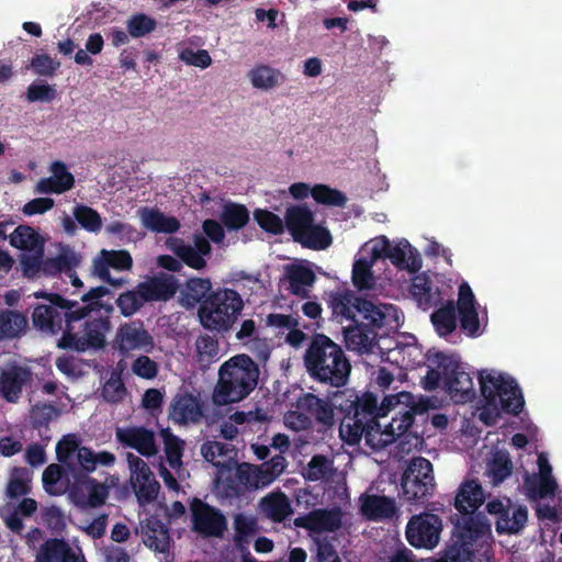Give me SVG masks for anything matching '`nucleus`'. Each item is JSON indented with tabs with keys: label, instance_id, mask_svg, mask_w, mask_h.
Wrapping results in <instances>:
<instances>
[{
	"label": "nucleus",
	"instance_id": "obj_15",
	"mask_svg": "<svg viewBox=\"0 0 562 562\" xmlns=\"http://www.w3.org/2000/svg\"><path fill=\"white\" fill-rule=\"evenodd\" d=\"M113 344L122 356H126L131 351L149 353L155 348L154 337L139 319L121 324Z\"/></svg>",
	"mask_w": 562,
	"mask_h": 562
},
{
	"label": "nucleus",
	"instance_id": "obj_31",
	"mask_svg": "<svg viewBox=\"0 0 562 562\" xmlns=\"http://www.w3.org/2000/svg\"><path fill=\"white\" fill-rule=\"evenodd\" d=\"M144 543L156 552L169 551L170 536L167 526L158 518L150 517L145 525Z\"/></svg>",
	"mask_w": 562,
	"mask_h": 562
},
{
	"label": "nucleus",
	"instance_id": "obj_29",
	"mask_svg": "<svg viewBox=\"0 0 562 562\" xmlns=\"http://www.w3.org/2000/svg\"><path fill=\"white\" fill-rule=\"evenodd\" d=\"M143 225L155 233L173 234L179 231L180 222L175 216H167L158 209L143 207L139 210Z\"/></svg>",
	"mask_w": 562,
	"mask_h": 562
},
{
	"label": "nucleus",
	"instance_id": "obj_42",
	"mask_svg": "<svg viewBox=\"0 0 562 562\" xmlns=\"http://www.w3.org/2000/svg\"><path fill=\"white\" fill-rule=\"evenodd\" d=\"M32 473L27 468L14 467L7 484V496L9 498H18L25 496L31 492Z\"/></svg>",
	"mask_w": 562,
	"mask_h": 562
},
{
	"label": "nucleus",
	"instance_id": "obj_2",
	"mask_svg": "<svg viewBox=\"0 0 562 562\" xmlns=\"http://www.w3.org/2000/svg\"><path fill=\"white\" fill-rule=\"evenodd\" d=\"M112 294L104 285L90 288L78 299H68L55 292H35L36 299L47 303L34 307L33 325L45 335L61 333L57 340L59 349L77 352L103 349L106 345L105 334L111 328L110 316L114 312V305L104 297Z\"/></svg>",
	"mask_w": 562,
	"mask_h": 562
},
{
	"label": "nucleus",
	"instance_id": "obj_48",
	"mask_svg": "<svg viewBox=\"0 0 562 562\" xmlns=\"http://www.w3.org/2000/svg\"><path fill=\"white\" fill-rule=\"evenodd\" d=\"M72 215L78 224L90 233H98L102 228V218L100 214L92 207L85 204H76Z\"/></svg>",
	"mask_w": 562,
	"mask_h": 562
},
{
	"label": "nucleus",
	"instance_id": "obj_52",
	"mask_svg": "<svg viewBox=\"0 0 562 562\" xmlns=\"http://www.w3.org/2000/svg\"><path fill=\"white\" fill-rule=\"evenodd\" d=\"M372 260L360 258L355 261L352 267V283L359 290H370L373 288L374 279L372 273Z\"/></svg>",
	"mask_w": 562,
	"mask_h": 562
},
{
	"label": "nucleus",
	"instance_id": "obj_43",
	"mask_svg": "<svg viewBox=\"0 0 562 562\" xmlns=\"http://www.w3.org/2000/svg\"><path fill=\"white\" fill-rule=\"evenodd\" d=\"M221 221L228 231H239L249 222V211L244 204L228 202L223 206Z\"/></svg>",
	"mask_w": 562,
	"mask_h": 562
},
{
	"label": "nucleus",
	"instance_id": "obj_3",
	"mask_svg": "<svg viewBox=\"0 0 562 562\" xmlns=\"http://www.w3.org/2000/svg\"><path fill=\"white\" fill-rule=\"evenodd\" d=\"M310 378L323 385L340 389L351 373V363L340 345L325 334H313L303 356Z\"/></svg>",
	"mask_w": 562,
	"mask_h": 562
},
{
	"label": "nucleus",
	"instance_id": "obj_63",
	"mask_svg": "<svg viewBox=\"0 0 562 562\" xmlns=\"http://www.w3.org/2000/svg\"><path fill=\"white\" fill-rule=\"evenodd\" d=\"M200 360L211 361L217 358L218 340L210 335H201L195 341Z\"/></svg>",
	"mask_w": 562,
	"mask_h": 562
},
{
	"label": "nucleus",
	"instance_id": "obj_25",
	"mask_svg": "<svg viewBox=\"0 0 562 562\" xmlns=\"http://www.w3.org/2000/svg\"><path fill=\"white\" fill-rule=\"evenodd\" d=\"M133 266V259L127 250H106L102 249L93 259L92 271L94 276H105L110 269L116 271L130 270Z\"/></svg>",
	"mask_w": 562,
	"mask_h": 562
},
{
	"label": "nucleus",
	"instance_id": "obj_60",
	"mask_svg": "<svg viewBox=\"0 0 562 562\" xmlns=\"http://www.w3.org/2000/svg\"><path fill=\"white\" fill-rule=\"evenodd\" d=\"M132 372L146 380H151L158 374V364L146 355H140L132 362Z\"/></svg>",
	"mask_w": 562,
	"mask_h": 562
},
{
	"label": "nucleus",
	"instance_id": "obj_5",
	"mask_svg": "<svg viewBox=\"0 0 562 562\" xmlns=\"http://www.w3.org/2000/svg\"><path fill=\"white\" fill-rule=\"evenodd\" d=\"M243 308L244 301L236 290L218 288L202 301L198 316L205 329L226 333L236 323Z\"/></svg>",
	"mask_w": 562,
	"mask_h": 562
},
{
	"label": "nucleus",
	"instance_id": "obj_26",
	"mask_svg": "<svg viewBox=\"0 0 562 562\" xmlns=\"http://www.w3.org/2000/svg\"><path fill=\"white\" fill-rule=\"evenodd\" d=\"M360 503V512L368 520L392 518L396 513L395 501L387 496L362 494Z\"/></svg>",
	"mask_w": 562,
	"mask_h": 562
},
{
	"label": "nucleus",
	"instance_id": "obj_32",
	"mask_svg": "<svg viewBox=\"0 0 562 562\" xmlns=\"http://www.w3.org/2000/svg\"><path fill=\"white\" fill-rule=\"evenodd\" d=\"M386 258L390 259L394 266L401 269L407 268L411 272H416L422 268V259L418 252L416 249H413L407 240L396 245L390 244Z\"/></svg>",
	"mask_w": 562,
	"mask_h": 562
},
{
	"label": "nucleus",
	"instance_id": "obj_46",
	"mask_svg": "<svg viewBox=\"0 0 562 562\" xmlns=\"http://www.w3.org/2000/svg\"><path fill=\"white\" fill-rule=\"evenodd\" d=\"M265 509L269 518L276 522H282L293 514L291 503L283 493L272 494L266 497Z\"/></svg>",
	"mask_w": 562,
	"mask_h": 562
},
{
	"label": "nucleus",
	"instance_id": "obj_24",
	"mask_svg": "<svg viewBox=\"0 0 562 562\" xmlns=\"http://www.w3.org/2000/svg\"><path fill=\"white\" fill-rule=\"evenodd\" d=\"M234 536L233 542L235 549L241 554V559L252 558L249 552V544L258 532V520L254 516H247L238 513L233 519Z\"/></svg>",
	"mask_w": 562,
	"mask_h": 562
},
{
	"label": "nucleus",
	"instance_id": "obj_38",
	"mask_svg": "<svg viewBox=\"0 0 562 562\" xmlns=\"http://www.w3.org/2000/svg\"><path fill=\"white\" fill-rule=\"evenodd\" d=\"M248 79L256 89L270 90L283 81V74L269 65L260 64L251 68L247 74Z\"/></svg>",
	"mask_w": 562,
	"mask_h": 562
},
{
	"label": "nucleus",
	"instance_id": "obj_23",
	"mask_svg": "<svg viewBox=\"0 0 562 562\" xmlns=\"http://www.w3.org/2000/svg\"><path fill=\"white\" fill-rule=\"evenodd\" d=\"M485 501L483 487L477 479L464 480L456 494L454 507L459 514H471Z\"/></svg>",
	"mask_w": 562,
	"mask_h": 562
},
{
	"label": "nucleus",
	"instance_id": "obj_58",
	"mask_svg": "<svg viewBox=\"0 0 562 562\" xmlns=\"http://www.w3.org/2000/svg\"><path fill=\"white\" fill-rule=\"evenodd\" d=\"M34 74L44 77H52L60 67V61L52 58L47 54H35L30 63Z\"/></svg>",
	"mask_w": 562,
	"mask_h": 562
},
{
	"label": "nucleus",
	"instance_id": "obj_45",
	"mask_svg": "<svg viewBox=\"0 0 562 562\" xmlns=\"http://www.w3.org/2000/svg\"><path fill=\"white\" fill-rule=\"evenodd\" d=\"M315 532H335L341 528L342 525V513L339 507L330 509H315Z\"/></svg>",
	"mask_w": 562,
	"mask_h": 562
},
{
	"label": "nucleus",
	"instance_id": "obj_9",
	"mask_svg": "<svg viewBox=\"0 0 562 562\" xmlns=\"http://www.w3.org/2000/svg\"><path fill=\"white\" fill-rule=\"evenodd\" d=\"M435 488L431 462L423 457L413 458L401 477L402 497L409 504H425Z\"/></svg>",
	"mask_w": 562,
	"mask_h": 562
},
{
	"label": "nucleus",
	"instance_id": "obj_50",
	"mask_svg": "<svg viewBox=\"0 0 562 562\" xmlns=\"http://www.w3.org/2000/svg\"><path fill=\"white\" fill-rule=\"evenodd\" d=\"M157 27L156 19L145 14V13H135L132 14L126 20V30L131 37L139 38L144 37L151 32H154Z\"/></svg>",
	"mask_w": 562,
	"mask_h": 562
},
{
	"label": "nucleus",
	"instance_id": "obj_6",
	"mask_svg": "<svg viewBox=\"0 0 562 562\" xmlns=\"http://www.w3.org/2000/svg\"><path fill=\"white\" fill-rule=\"evenodd\" d=\"M328 306L334 317L340 322L355 321L357 314L375 326L389 325L390 318L396 308L392 304H375L370 300L362 299L352 290L342 289L330 292Z\"/></svg>",
	"mask_w": 562,
	"mask_h": 562
},
{
	"label": "nucleus",
	"instance_id": "obj_35",
	"mask_svg": "<svg viewBox=\"0 0 562 562\" xmlns=\"http://www.w3.org/2000/svg\"><path fill=\"white\" fill-rule=\"evenodd\" d=\"M457 312L456 302L450 300L431 314L430 321L440 337L447 339L456 331L458 327Z\"/></svg>",
	"mask_w": 562,
	"mask_h": 562
},
{
	"label": "nucleus",
	"instance_id": "obj_18",
	"mask_svg": "<svg viewBox=\"0 0 562 562\" xmlns=\"http://www.w3.org/2000/svg\"><path fill=\"white\" fill-rule=\"evenodd\" d=\"M203 415L200 397L188 391L178 392L169 406V418L177 425L198 424Z\"/></svg>",
	"mask_w": 562,
	"mask_h": 562
},
{
	"label": "nucleus",
	"instance_id": "obj_57",
	"mask_svg": "<svg viewBox=\"0 0 562 562\" xmlns=\"http://www.w3.org/2000/svg\"><path fill=\"white\" fill-rule=\"evenodd\" d=\"M330 470L328 458L323 454H315L304 469V477L308 481H318L326 477Z\"/></svg>",
	"mask_w": 562,
	"mask_h": 562
},
{
	"label": "nucleus",
	"instance_id": "obj_16",
	"mask_svg": "<svg viewBox=\"0 0 562 562\" xmlns=\"http://www.w3.org/2000/svg\"><path fill=\"white\" fill-rule=\"evenodd\" d=\"M126 458L132 472L133 488L139 504L154 502L158 496L160 485L150 468L142 458L132 452H128Z\"/></svg>",
	"mask_w": 562,
	"mask_h": 562
},
{
	"label": "nucleus",
	"instance_id": "obj_49",
	"mask_svg": "<svg viewBox=\"0 0 562 562\" xmlns=\"http://www.w3.org/2000/svg\"><path fill=\"white\" fill-rule=\"evenodd\" d=\"M80 448L76 435H66L56 445L57 460L67 468L69 473H71V467H77L72 462V458L75 454L77 456Z\"/></svg>",
	"mask_w": 562,
	"mask_h": 562
},
{
	"label": "nucleus",
	"instance_id": "obj_40",
	"mask_svg": "<svg viewBox=\"0 0 562 562\" xmlns=\"http://www.w3.org/2000/svg\"><path fill=\"white\" fill-rule=\"evenodd\" d=\"M295 241L308 249L324 250L331 245L333 237L326 227L313 223L305 232L296 237Z\"/></svg>",
	"mask_w": 562,
	"mask_h": 562
},
{
	"label": "nucleus",
	"instance_id": "obj_51",
	"mask_svg": "<svg viewBox=\"0 0 562 562\" xmlns=\"http://www.w3.org/2000/svg\"><path fill=\"white\" fill-rule=\"evenodd\" d=\"M311 195L317 203L324 205L342 207L347 203V198L341 191L326 184H315Z\"/></svg>",
	"mask_w": 562,
	"mask_h": 562
},
{
	"label": "nucleus",
	"instance_id": "obj_64",
	"mask_svg": "<svg viewBox=\"0 0 562 562\" xmlns=\"http://www.w3.org/2000/svg\"><path fill=\"white\" fill-rule=\"evenodd\" d=\"M50 172L52 177L58 186L65 191H69L75 186V177L74 175L68 171L67 166L65 162L60 160H56L50 166Z\"/></svg>",
	"mask_w": 562,
	"mask_h": 562
},
{
	"label": "nucleus",
	"instance_id": "obj_56",
	"mask_svg": "<svg viewBox=\"0 0 562 562\" xmlns=\"http://www.w3.org/2000/svg\"><path fill=\"white\" fill-rule=\"evenodd\" d=\"M513 463L508 456L496 454L488 467V473L494 485H498L512 474Z\"/></svg>",
	"mask_w": 562,
	"mask_h": 562
},
{
	"label": "nucleus",
	"instance_id": "obj_1",
	"mask_svg": "<svg viewBox=\"0 0 562 562\" xmlns=\"http://www.w3.org/2000/svg\"><path fill=\"white\" fill-rule=\"evenodd\" d=\"M430 407L428 397H416L406 391L386 395L380 405L375 394H359L355 389L335 392L331 401L313 393H305L297 400V408L313 418L323 430L335 427L336 409L341 415V439L348 445H358L364 437L366 445L374 450L409 436L415 440V447L420 443L422 437L414 422L416 416L426 420Z\"/></svg>",
	"mask_w": 562,
	"mask_h": 562
},
{
	"label": "nucleus",
	"instance_id": "obj_54",
	"mask_svg": "<svg viewBox=\"0 0 562 562\" xmlns=\"http://www.w3.org/2000/svg\"><path fill=\"white\" fill-rule=\"evenodd\" d=\"M254 218L261 229L273 235H280L284 231L283 220L273 212L265 209H256Z\"/></svg>",
	"mask_w": 562,
	"mask_h": 562
},
{
	"label": "nucleus",
	"instance_id": "obj_28",
	"mask_svg": "<svg viewBox=\"0 0 562 562\" xmlns=\"http://www.w3.org/2000/svg\"><path fill=\"white\" fill-rule=\"evenodd\" d=\"M36 562H86L63 539H48L37 552Z\"/></svg>",
	"mask_w": 562,
	"mask_h": 562
},
{
	"label": "nucleus",
	"instance_id": "obj_36",
	"mask_svg": "<svg viewBox=\"0 0 562 562\" xmlns=\"http://www.w3.org/2000/svg\"><path fill=\"white\" fill-rule=\"evenodd\" d=\"M26 316L15 310H0V340L19 338L27 328Z\"/></svg>",
	"mask_w": 562,
	"mask_h": 562
},
{
	"label": "nucleus",
	"instance_id": "obj_55",
	"mask_svg": "<svg viewBox=\"0 0 562 562\" xmlns=\"http://www.w3.org/2000/svg\"><path fill=\"white\" fill-rule=\"evenodd\" d=\"M166 459L172 469L181 465L184 442L168 430L162 432Z\"/></svg>",
	"mask_w": 562,
	"mask_h": 562
},
{
	"label": "nucleus",
	"instance_id": "obj_37",
	"mask_svg": "<svg viewBox=\"0 0 562 562\" xmlns=\"http://www.w3.org/2000/svg\"><path fill=\"white\" fill-rule=\"evenodd\" d=\"M10 245L14 248L44 252L45 240L29 225H19L9 236Z\"/></svg>",
	"mask_w": 562,
	"mask_h": 562
},
{
	"label": "nucleus",
	"instance_id": "obj_41",
	"mask_svg": "<svg viewBox=\"0 0 562 562\" xmlns=\"http://www.w3.org/2000/svg\"><path fill=\"white\" fill-rule=\"evenodd\" d=\"M60 415L59 408L50 403H36L30 409V424L42 436V430H48L49 424Z\"/></svg>",
	"mask_w": 562,
	"mask_h": 562
},
{
	"label": "nucleus",
	"instance_id": "obj_19",
	"mask_svg": "<svg viewBox=\"0 0 562 562\" xmlns=\"http://www.w3.org/2000/svg\"><path fill=\"white\" fill-rule=\"evenodd\" d=\"M115 438L123 447L135 449L144 457H153L157 453L155 434L143 426L117 427Z\"/></svg>",
	"mask_w": 562,
	"mask_h": 562
},
{
	"label": "nucleus",
	"instance_id": "obj_11",
	"mask_svg": "<svg viewBox=\"0 0 562 562\" xmlns=\"http://www.w3.org/2000/svg\"><path fill=\"white\" fill-rule=\"evenodd\" d=\"M288 462L281 454L273 456L270 460L259 465L241 463L236 470L239 484L247 490H259L270 485L285 470Z\"/></svg>",
	"mask_w": 562,
	"mask_h": 562
},
{
	"label": "nucleus",
	"instance_id": "obj_33",
	"mask_svg": "<svg viewBox=\"0 0 562 562\" xmlns=\"http://www.w3.org/2000/svg\"><path fill=\"white\" fill-rule=\"evenodd\" d=\"M167 248L175 254L181 263L194 270H203L206 267V260L196 251V249L187 244L182 238L169 237L166 240Z\"/></svg>",
	"mask_w": 562,
	"mask_h": 562
},
{
	"label": "nucleus",
	"instance_id": "obj_39",
	"mask_svg": "<svg viewBox=\"0 0 562 562\" xmlns=\"http://www.w3.org/2000/svg\"><path fill=\"white\" fill-rule=\"evenodd\" d=\"M284 221L288 231L296 240L314 223V214L305 205L291 206L285 212Z\"/></svg>",
	"mask_w": 562,
	"mask_h": 562
},
{
	"label": "nucleus",
	"instance_id": "obj_20",
	"mask_svg": "<svg viewBox=\"0 0 562 562\" xmlns=\"http://www.w3.org/2000/svg\"><path fill=\"white\" fill-rule=\"evenodd\" d=\"M382 327L370 324L369 319L352 321V324L342 328L346 347L359 353L371 351L378 336L376 329Z\"/></svg>",
	"mask_w": 562,
	"mask_h": 562
},
{
	"label": "nucleus",
	"instance_id": "obj_17",
	"mask_svg": "<svg viewBox=\"0 0 562 562\" xmlns=\"http://www.w3.org/2000/svg\"><path fill=\"white\" fill-rule=\"evenodd\" d=\"M488 514L496 518V531L503 533H517L526 525L528 519V510L526 506L510 507V499L507 504L499 499H492L486 504Z\"/></svg>",
	"mask_w": 562,
	"mask_h": 562
},
{
	"label": "nucleus",
	"instance_id": "obj_27",
	"mask_svg": "<svg viewBox=\"0 0 562 562\" xmlns=\"http://www.w3.org/2000/svg\"><path fill=\"white\" fill-rule=\"evenodd\" d=\"M285 279L289 283L288 290L291 294L301 299L310 297V289L316 281L314 271L302 265L288 266Z\"/></svg>",
	"mask_w": 562,
	"mask_h": 562
},
{
	"label": "nucleus",
	"instance_id": "obj_21",
	"mask_svg": "<svg viewBox=\"0 0 562 562\" xmlns=\"http://www.w3.org/2000/svg\"><path fill=\"white\" fill-rule=\"evenodd\" d=\"M32 379L29 368L13 364L0 372V396L15 404L21 398L23 387Z\"/></svg>",
	"mask_w": 562,
	"mask_h": 562
},
{
	"label": "nucleus",
	"instance_id": "obj_22",
	"mask_svg": "<svg viewBox=\"0 0 562 562\" xmlns=\"http://www.w3.org/2000/svg\"><path fill=\"white\" fill-rule=\"evenodd\" d=\"M454 527L462 544H471L490 530V522L482 513L456 515Z\"/></svg>",
	"mask_w": 562,
	"mask_h": 562
},
{
	"label": "nucleus",
	"instance_id": "obj_12",
	"mask_svg": "<svg viewBox=\"0 0 562 562\" xmlns=\"http://www.w3.org/2000/svg\"><path fill=\"white\" fill-rule=\"evenodd\" d=\"M441 530V518L436 514L424 512L409 518L405 535L412 547L434 549L439 543Z\"/></svg>",
	"mask_w": 562,
	"mask_h": 562
},
{
	"label": "nucleus",
	"instance_id": "obj_13",
	"mask_svg": "<svg viewBox=\"0 0 562 562\" xmlns=\"http://www.w3.org/2000/svg\"><path fill=\"white\" fill-rule=\"evenodd\" d=\"M72 484L69 485V497L80 508H95L105 503L109 496L108 487L81 472L77 467H71Z\"/></svg>",
	"mask_w": 562,
	"mask_h": 562
},
{
	"label": "nucleus",
	"instance_id": "obj_34",
	"mask_svg": "<svg viewBox=\"0 0 562 562\" xmlns=\"http://www.w3.org/2000/svg\"><path fill=\"white\" fill-rule=\"evenodd\" d=\"M64 467L63 464L52 463L44 470L42 482L47 494L59 496L68 491L70 485L69 471Z\"/></svg>",
	"mask_w": 562,
	"mask_h": 562
},
{
	"label": "nucleus",
	"instance_id": "obj_59",
	"mask_svg": "<svg viewBox=\"0 0 562 562\" xmlns=\"http://www.w3.org/2000/svg\"><path fill=\"white\" fill-rule=\"evenodd\" d=\"M458 315L460 327L469 337L480 336V321L476 307L458 311Z\"/></svg>",
	"mask_w": 562,
	"mask_h": 562
},
{
	"label": "nucleus",
	"instance_id": "obj_62",
	"mask_svg": "<svg viewBox=\"0 0 562 562\" xmlns=\"http://www.w3.org/2000/svg\"><path fill=\"white\" fill-rule=\"evenodd\" d=\"M126 394V387L121 378L111 376L103 385L102 397L109 403H120Z\"/></svg>",
	"mask_w": 562,
	"mask_h": 562
},
{
	"label": "nucleus",
	"instance_id": "obj_10",
	"mask_svg": "<svg viewBox=\"0 0 562 562\" xmlns=\"http://www.w3.org/2000/svg\"><path fill=\"white\" fill-rule=\"evenodd\" d=\"M438 368L443 373V387L454 403H468L475 398L473 379L458 358L438 352Z\"/></svg>",
	"mask_w": 562,
	"mask_h": 562
},
{
	"label": "nucleus",
	"instance_id": "obj_4",
	"mask_svg": "<svg viewBox=\"0 0 562 562\" xmlns=\"http://www.w3.org/2000/svg\"><path fill=\"white\" fill-rule=\"evenodd\" d=\"M258 376V366L249 356L232 357L220 367L212 392L213 404L226 406L243 401L255 390Z\"/></svg>",
	"mask_w": 562,
	"mask_h": 562
},
{
	"label": "nucleus",
	"instance_id": "obj_7",
	"mask_svg": "<svg viewBox=\"0 0 562 562\" xmlns=\"http://www.w3.org/2000/svg\"><path fill=\"white\" fill-rule=\"evenodd\" d=\"M477 379L487 406L501 408L515 416L521 412L525 404L524 396L512 376L485 369L479 372Z\"/></svg>",
	"mask_w": 562,
	"mask_h": 562
},
{
	"label": "nucleus",
	"instance_id": "obj_8",
	"mask_svg": "<svg viewBox=\"0 0 562 562\" xmlns=\"http://www.w3.org/2000/svg\"><path fill=\"white\" fill-rule=\"evenodd\" d=\"M178 288V280L172 274L154 277L139 282L133 290L122 292L115 300V304L123 316L130 317L147 302L170 300Z\"/></svg>",
	"mask_w": 562,
	"mask_h": 562
},
{
	"label": "nucleus",
	"instance_id": "obj_61",
	"mask_svg": "<svg viewBox=\"0 0 562 562\" xmlns=\"http://www.w3.org/2000/svg\"><path fill=\"white\" fill-rule=\"evenodd\" d=\"M57 95L56 89L50 85L31 83L26 90L29 102H52Z\"/></svg>",
	"mask_w": 562,
	"mask_h": 562
},
{
	"label": "nucleus",
	"instance_id": "obj_30",
	"mask_svg": "<svg viewBox=\"0 0 562 562\" xmlns=\"http://www.w3.org/2000/svg\"><path fill=\"white\" fill-rule=\"evenodd\" d=\"M411 294L423 310L436 306L441 301L439 290H434L431 279L425 273L414 277L411 285Z\"/></svg>",
	"mask_w": 562,
	"mask_h": 562
},
{
	"label": "nucleus",
	"instance_id": "obj_53",
	"mask_svg": "<svg viewBox=\"0 0 562 562\" xmlns=\"http://www.w3.org/2000/svg\"><path fill=\"white\" fill-rule=\"evenodd\" d=\"M232 452L231 445L220 441H207L201 447L204 459L215 467H221L225 463V459H231Z\"/></svg>",
	"mask_w": 562,
	"mask_h": 562
},
{
	"label": "nucleus",
	"instance_id": "obj_47",
	"mask_svg": "<svg viewBox=\"0 0 562 562\" xmlns=\"http://www.w3.org/2000/svg\"><path fill=\"white\" fill-rule=\"evenodd\" d=\"M212 282L209 278H191L187 280L183 296L188 305L194 306L202 303L212 292Z\"/></svg>",
	"mask_w": 562,
	"mask_h": 562
},
{
	"label": "nucleus",
	"instance_id": "obj_14",
	"mask_svg": "<svg viewBox=\"0 0 562 562\" xmlns=\"http://www.w3.org/2000/svg\"><path fill=\"white\" fill-rule=\"evenodd\" d=\"M192 528L204 537L221 538L227 529V519L221 509L194 498L190 505Z\"/></svg>",
	"mask_w": 562,
	"mask_h": 562
},
{
	"label": "nucleus",
	"instance_id": "obj_44",
	"mask_svg": "<svg viewBox=\"0 0 562 562\" xmlns=\"http://www.w3.org/2000/svg\"><path fill=\"white\" fill-rule=\"evenodd\" d=\"M527 494L532 499L554 496L558 483L553 476H527L525 481Z\"/></svg>",
	"mask_w": 562,
	"mask_h": 562
}]
</instances>
